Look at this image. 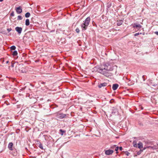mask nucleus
Listing matches in <instances>:
<instances>
[{
	"label": "nucleus",
	"instance_id": "72a5a7b5",
	"mask_svg": "<svg viewBox=\"0 0 158 158\" xmlns=\"http://www.w3.org/2000/svg\"><path fill=\"white\" fill-rule=\"evenodd\" d=\"M119 149L120 151H122L123 150V148L122 147H120L119 148Z\"/></svg>",
	"mask_w": 158,
	"mask_h": 158
},
{
	"label": "nucleus",
	"instance_id": "f257e3e1",
	"mask_svg": "<svg viewBox=\"0 0 158 158\" xmlns=\"http://www.w3.org/2000/svg\"><path fill=\"white\" fill-rule=\"evenodd\" d=\"M94 71L104 75L106 77L111 76L112 73L110 71L113 70V67L109 63H106L102 65L100 67L96 66L93 69Z\"/></svg>",
	"mask_w": 158,
	"mask_h": 158
},
{
	"label": "nucleus",
	"instance_id": "a19ab883",
	"mask_svg": "<svg viewBox=\"0 0 158 158\" xmlns=\"http://www.w3.org/2000/svg\"><path fill=\"white\" fill-rule=\"evenodd\" d=\"M157 148L158 149V148Z\"/></svg>",
	"mask_w": 158,
	"mask_h": 158
},
{
	"label": "nucleus",
	"instance_id": "dca6fc26",
	"mask_svg": "<svg viewBox=\"0 0 158 158\" xmlns=\"http://www.w3.org/2000/svg\"><path fill=\"white\" fill-rule=\"evenodd\" d=\"M115 148V150L116 152V153H118V151L119 149V147H116V145H114V146L112 148Z\"/></svg>",
	"mask_w": 158,
	"mask_h": 158
},
{
	"label": "nucleus",
	"instance_id": "5701e85b",
	"mask_svg": "<svg viewBox=\"0 0 158 158\" xmlns=\"http://www.w3.org/2000/svg\"><path fill=\"white\" fill-rule=\"evenodd\" d=\"M22 19V17L21 16V15L18 16V17H17V20H21Z\"/></svg>",
	"mask_w": 158,
	"mask_h": 158
},
{
	"label": "nucleus",
	"instance_id": "a878e982",
	"mask_svg": "<svg viewBox=\"0 0 158 158\" xmlns=\"http://www.w3.org/2000/svg\"><path fill=\"white\" fill-rule=\"evenodd\" d=\"M143 150H140L139 151V152H137V154L139 155L141 153L143 152Z\"/></svg>",
	"mask_w": 158,
	"mask_h": 158
},
{
	"label": "nucleus",
	"instance_id": "20e7f679",
	"mask_svg": "<svg viewBox=\"0 0 158 158\" xmlns=\"http://www.w3.org/2000/svg\"><path fill=\"white\" fill-rule=\"evenodd\" d=\"M66 116V114L62 113H58L56 114V117L58 119H62L64 118Z\"/></svg>",
	"mask_w": 158,
	"mask_h": 158
},
{
	"label": "nucleus",
	"instance_id": "0eeeda50",
	"mask_svg": "<svg viewBox=\"0 0 158 158\" xmlns=\"http://www.w3.org/2000/svg\"><path fill=\"white\" fill-rule=\"evenodd\" d=\"M15 10L18 14H19L22 12V10L21 6H19L16 8Z\"/></svg>",
	"mask_w": 158,
	"mask_h": 158
},
{
	"label": "nucleus",
	"instance_id": "423d86ee",
	"mask_svg": "<svg viewBox=\"0 0 158 158\" xmlns=\"http://www.w3.org/2000/svg\"><path fill=\"white\" fill-rule=\"evenodd\" d=\"M12 151L10 152V153L13 156H15L18 154V152L17 150L16 149L14 148L12 150H11Z\"/></svg>",
	"mask_w": 158,
	"mask_h": 158
},
{
	"label": "nucleus",
	"instance_id": "393cba45",
	"mask_svg": "<svg viewBox=\"0 0 158 158\" xmlns=\"http://www.w3.org/2000/svg\"><path fill=\"white\" fill-rule=\"evenodd\" d=\"M142 34V33L141 32H140V33L138 32V33H136L134 35L135 36H138V35H139L141 34Z\"/></svg>",
	"mask_w": 158,
	"mask_h": 158
},
{
	"label": "nucleus",
	"instance_id": "c756f323",
	"mask_svg": "<svg viewBox=\"0 0 158 158\" xmlns=\"http://www.w3.org/2000/svg\"><path fill=\"white\" fill-rule=\"evenodd\" d=\"M7 30L8 31V32H9L11 31L12 29L11 28H7Z\"/></svg>",
	"mask_w": 158,
	"mask_h": 158
},
{
	"label": "nucleus",
	"instance_id": "4be33fe9",
	"mask_svg": "<svg viewBox=\"0 0 158 158\" xmlns=\"http://www.w3.org/2000/svg\"><path fill=\"white\" fill-rule=\"evenodd\" d=\"M10 49L11 50H15L16 49V47L15 46H12L10 47Z\"/></svg>",
	"mask_w": 158,
	"mask_h": 158
},
{
	"label": "nucleus",
	"instance_id": "58836bf2",
	"mask_svg": "<svg viewBox=\"0 0 158 158\" xmlns=\"http://www.w3.org/2000/svg\"><path fill=\"white\" fill-rule=\"evenodd\" d=\"M142 34H143V35H144V34H145V33L144 32V33H143Z\"/></svg>",
	"mask_w": 158,
	"mask_h": 158
},
{
	"label": "nucleus",
	"instance_id": "7ed1b4c3",
	"mask_svg": "<svg viewBox=\"0 0 158 158\" xmlns=\"http://www.w3.org/2000/svg\"><path fill=\"white\" fill-rule=\"evenodd\" d=\"M18 69V72L22 73H25L26 72V70L25 69L23 68L22 65H19L16 67V70Z\"/></svg>",
	"mask_w": 158,
	"mask_h": 158
},
{
	"label": "nucleus",
	"instance_id": "412c9836",
	"mask_svg": "<svg viewBox=\"0 0 158 158\" xmlns=\"http://www.w3.org/2000/svg\"><path fill=\"white\" fill-rule=\"evenodd\" d=\"M133 145L134 147H137V144H136V142L135 141H134L133 142Z\"/></svg>",
	"mask_w": 158,
	"mask_h": 158
},
{
	"label": "nucleus",
	"instance_id": "bb28decb",
	"mask_svg": "<svg viewBox=\"0 0 158 158\" xmlns=\"http://www.w3.org/2000/svg\"><path fill=\"white\" fill-rule=\"evenodd\" d=\"M39 147L41 149H43V145H42V144L41 143H40V144L39 145Z\"/></svg>",
	"mask_w": 158,
	"mask_h": 158
},
{
	"label": "nucleus",
	"instance_id": "2f4dec72",
	"mask_svg": "<svg viewBox=\"0 0 158 158\" xmlns=\"http://www.w3.org/2000/svg\"><path fill=\"white\" fill-rule=\"evenodd\" d=\"M10 15L11 16H14V12H12L11 14H10Z\"/></svg>",
	"mask_w": 158,
	"mask_h": 158
},
{
	"label": "nucleus",
	"instance_id": "473e14b6",
	"mask_svg": "<svg viewBox=\"0 0 158 158\" xmlns=\"http://www.w3.org/2000/svg\"><path fill=\"white\" fill-rule=\"evenodd\" d=\"M14 63H13L12 62H11V66L12 67H13L14 66Z\"/></svg>",
	"mask_w": 158,
	"mask_h": 158
},
{
	"label": "nucleus",
	"instance_id": "c9c22d12",
	"mask_svg": "<svg viewBox=\"0 0 158 158\" xmlns=\"http://www.w3.org/2000/svg\"><path fill=\"white\" fill-rule=\"evenodd\" d=\"M9 61H8V60H7V61H6V64H7V63H9Z\"/></svg>",
	"mask_w": 158,
	"mask_h": 158
},
{
	"label": "nucleus",
	"instance_id": "9d476101",
	"mask_svg": "<svg viewBox=\"0 0 158 158\" xmlns=\"http://www.w3.org/2000/svg\"><path fill=\"white\" fill-rule=\"evenodd\" d=\"M134 28H139V30L140 29L141 27L142 26L140 24H137L136 23H135L134 25L133 26Z\"/></svg>",
	"mask_w": 158,
	"mask_h": 158
},
{
	"label": "nucleus",
	"instance_id": "1a4fd4ad",
	"mask_svg": "<svg viewBox=\"0 0 158 158\" xmlns=\"http://www.w3.org/2000/svg\"><path fill=\"white\" fill-rule=\"evenodd\" d=\"M13 144L12 142H10L9 143L8 145V148L10 150H12L13 149H14L13 148Z\"/></svg>",
	"mask_w": 158,
	"mask_h": 158
},
{
	"label": "nucleus",
	"instance_id": "4c0bfd02",
	"mask_svg": "<svg viewBox=\"0 0 158 158\" xmlns=\"http://www.w3.org/2000/svg\"><path fill=\"white\" fill-rule=\"evenodd\" d=\"M3 0H0V2H2Z\"/></svg>",
	"mask_w": 158,
	"mask_h": 158
},
{
	"label": "nucleus",
	"instance_id": "f704fd0d",
	"mask_svg": "<svg viewBox=\"0 0 158 158\" xmlns=\"http://www.w3.org/2000/svg\"><path fill=\"white\" fill-rule=\"evenodd\" d=\"M155 33L157 35H158V31H156Z\"/></svg>",
	"mask_w": 158,
	"mask_h": 158
},
{
	"label": "nucleus",
	"instance_id": "a211bd4d",
	"mask_svg": "<svg viewBox=\"0 0 158 158\" xmlns=\"http://www.w3.org/2000/svg\"><path fill=\"white\" fill-rule=\"evenodd\" d=\"M117 112V109L114 108L113 109L112 111V114H114Z\"/></svg>",
	"mask_w": 158,
	"mask_h": 158
},
{
	"label": "nucleus",
	"instance_id": "4468645a",
	"mask_svg": "<svg viewBox=\"0 0 158 158\" xmlns=\"http://www.w3.org/2000/svg\"><path fill=\"white\" fill-rule=\"evenodd\" d=\"M148 148H149L150 149H152L153 150L156 149H157V147L156 145H154L153 146H149Z\"/></svg>",
	"mask_w": 158,
	"mask_h": 158
},
{
	"label": "nucleus",
	"instance_id": "f03ea898",
	"mask_svg": "<svg viewBox=\"0 0 158 158\" xmlns=\"http://www.w3.org/2000/svg\"><path fill=\"white\" fill-rule=\"evenodd\" d=\"M90 19L89 17H88L85 20L84 23L82 24L81 26L82 28V31H85L87 28L90 22Z\"/></svg>",
	"mask_w": 158,
	"mask_h": 158
},
{
	"label": "nucleus",
	"instance_id": "2eb2a0df",
	"mask_svg": "<svg viewBox=\"0 0 158 158\" xmlns=\"http://www.w3.org/2000/svg\"><path fill=\"white\" fill-rule=\"evenodd\" d=\"M138 145V147L139 149H141L143 148V143L141 142H139Z\"/></svg>",
	"mask_w": 158,
	"mask_h": 158
},
{
	"label": "nucleus",
	"instance_id": "aec40b11",
	"mask_svg": "<svg viewBox=\"0 0 158 158\" xmlns=\"http://www.w3.org/2000/svg\"><path fill=\"white\" fill-rule=\"evenodd\" d=\"M30 15V14L29 12H27L25 14V16L26 18H28Z\"/></svg>",
	"mask_w": 158,
	"mask_h": 158
},
{
	"label": "nucleus",
	"instance_id": "e433bc0d",
	"mask_svg": "<svg viewBox=\"0 0 158 158\" xmlns=\"http://www.w3.org/2000/svg\"><path fill=\"white\" fill-rule=\"evenodd\" d=\"M141 110H143V108L142 106H141Z\"/></svg>",
	"mask_w": 158,
	"mask_h": 158
},
{
	"label": "nucleus",
	"instance_id": "ddd939ff",
	"mask_svg": "<svg viewBox=\"0 0 158 158\" xmlns=\"http://www.w3.org/2000/svg\"><path fill=\"white\" fill-rule=\"evenodd\" d=\"M123 23V20H119V21H117V25L118 26H120Z\"/></svg>",
	"mask_w": 158,
	"mask_h": 158
},
{
	"label": "nucleus",
	"instance_id": "f3484780",
	"mask_svg": "<svg viewBox=\"0 0 158 158\" xmlns=\"http://www.w3.org/2000/svg\"><path fill=\"white\" fill-rule=\"evenodd\" d=\"M30 24L29 20L28 19H26L25 21V25L27 26H28Z\"/></svg>",
	"mask_w": 158,
	"mask_h": 158
},
{
	"label": "nucleus",
	"instance_id": "7c9ffc66",
	"mask_svg": "<svg viewBox=\"0 0 158 158\" xmlns=\"http://www.w3.org/2000/svg\"><path fill=\"white\" fill-rule=\"evenodd\" d=\"M149 146H146V147H144L143 149V150H144L145 149H146V148H149H149H148V147H149Z\"/></svg>",
	"mask_w": 158,
	"mask_h": 158
},
{
	"label": "nucleus",
	"instance_id": "6e6552de",
	"mask_svg": "<svg viewBox=\"0 0 158 158\" xmlns=\"http://www.w3.org/2000/svg\"><path fill=\"white\" fill-rule=\"evenodd\" d=\"M113 152V150L109 149L106 150L105 152V153L106 155H109L112 154Z\"/></svg>",
	"mask_w": 158,
	"mask_h": 158
},
{
	"label": "nucleus",
	"instance_id": "cd10ccee",
	"mask_svg": "<svg viewBox=\"0 0 158 158\" xmlns=\"http://www.w3.org/2000/svg\"><path fill=\"white\" fill-rule=\"evenodd\" d=\"M76 32L77 33H79L80 32V30L79 29V28H77L76 29Z\"/></svg>",
	"mask_w": 158,
	"mask_h": 158
},
{
	"label": "nucleus",
	"instance_id": "ea45409f",
	"mask_svg": "<svg viewBox=\"0 0 158 158\" xmlns=\"http://www.w3.org/2000/svg\"><path fill=\"white\" fill-rule=\"evenodd\" d=\"M44 83H44V82H43L42 83H43V84H44Z\"/></svg>",
	"mask_w": 158,
	"mask_h": 158
},
{
	"label": "nucleus",
	"instance_id": "b1692460",
	"mask_svg": "<svg viewBox=\"0 0 158 158\" xmlns=\"http://www.w3.org/2000/svg\"><path fill=\"white\" fill-rule=\"evenodd\" d=\"M60 131L62 133L61 134V135H63V133L65 132V131L63 130L62 129H60Z\"/></svg>",
	"mask_w": 158,
	"mask_h": 158
},
{
	"label": "nucleus",
	"instance_id": "6ab92c4d",
	"mask_svg": "<svg viewBox=\"0 0 158 158\" xmlns=\"http://www.w3.org/2000/svg\"><path fill=\"white\" fill-rule=\"evenodd\" d=\"M17 52L16 50L14 51L12 53V55L13 56H15L17 55Z\"/></svg>",
	"mask_w": 158,
	"mask_h": 158
},
{
	"label": "nucleus",
	"instance_id": "f8f14e48",
	"mask_svg": "<svg viewBox=\"0 0 158 158\" xmlns=\"http://www.w3.org/2000/svg\"><path fill=\"white\" fill-rule=\"evenodd\" d=\"M118 87V84H115L113 85L112 89L113 90H115L117 89Z\"/></svg>",
	"mask_w": 158,
	"mask_h": 158
},
{
	"label": "nucleus",
	"instance_id": "c85d7f7f",
	"mask_svg": "<svg viewBox=\"0 0 158 158\" xmlns=\"http://www.w3.org/2000/svg\"><path fill=\"white\" fill-rule=\"evenodd\" d=\"M125 155L126 156H128L130 154L128 152L126 151L125 152Z\"/></svg>",
	"mask_w": 158,
	"mask_h": 158
},
{
	"label": "nucleus",
	"instance_id": "39448f33",
	"mask_svg": "<svg viewBox=\"0 0 158 158\" xmlns=\"http://www.w3.org/2000/svg\"><path fill=\"white\" fill-rule=\"evenodd\" d=\"M15 30L19 34H20L21 33L22 28L21 27H17L15 28Z\"/></svg>",
	"mask_w": 158,
	"mask_h": 158
},
{
	"label": "nucleus",
	"instance_id": "9b49d317",
	"mask_svg": "<svg viewBox=\"0 0 158 158\" xmlns=\"http://www.w3.org/2000/svg\"><path fill=\"white\" fill-rule=\"evenodd\" d=\"M107 85V83H106L104 82V83H101V84H99V85H98V86L99 88H101L102 87L106 86Z\"/></svg>",
	"mask_w": 158,
	"mask_h": 158
}]
</instances>
